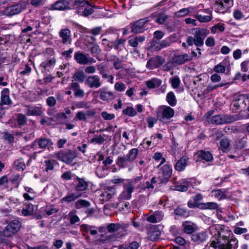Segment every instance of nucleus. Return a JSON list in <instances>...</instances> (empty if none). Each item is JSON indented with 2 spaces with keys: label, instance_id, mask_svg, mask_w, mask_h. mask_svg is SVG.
<instances>
[{
  "label": "nucleus",
  "instance_id": "ddd939ff",
  "mask_svg": "<svg viewBox=\"0 0 249 249\" xmlns=\"http://www.w3.org/2000/svg\"><path fill=\"white\" fill-rule=\"evenodd\" d=\"M148 21V19L146 18L141 19L134 23L132 25L131 31L134 33H139L143 32L146 27L145 24Z\"/></svg>",
  "mask_w": 249,
  "mask_h": 249
},
{
  "label": "nucleus",
  "instance_id": "79ce46f5",
  "mask_svg": "<svg viewBox=\"0 0 249 249\" xmlns=\"http://www.w3.org/2000/svg\"><path fill=\"white\" fill-rule=\"evenodd\" d=\"M166 101L171 106L174 107L176 106L177 100L173 92L170 91L167 94Z\"/></svg>",
  "mask_w": 249,
  "mask_h": 249
},
{
  "label": "nucleus",
  "instance_id": "5701e85b",
  "mask_svg": "<svg viewBox=\"0 0 249 249\" xmlns=\"http://www.w3.org/2000/svg\"><path fill=\"white\" fill-rule=\"evenodd\" d=\"M88 3L89 2L86 0H75L73 8L76 10L78 14L82 15L83 11Z\"/></svg>",
  "mask_w": 249,
  "mask_h": 249
},
{
  "label": "nucleus",
  "instance_id": "c756f323",
  "mask_svg": "<svg viewBox=\"0 0 249 249\" xmlns=\"http://www.w3.org/2000/svg\"><path fill=\"white\" fill-rule=\"evenodd\" d=\"M198 157L201 159L207 162H210L213 160V156L212 154L209 151L203 150L199 151L197 152Z\"/></svg>",
  "mask_w": 249,
  "mask_h": 249
},
{
  "label": "nucleus",
  "instance_id": "c9c22d12",
  "mask_svg": "<svg viewBox=\"0 0 249 249\" xmlns=\"http://www.w3.org/2000/svg\"><path fill=\"white\" fill-rule=\"evenodd\" d=\"M189 186L188 180L187 179H182L181 180L180 184L176 185L175 189L180 192H185L188 190Z\"/></svg>",
  "mask_w": 249,
  "mask_h": 249
},
{
  "label": "nucleus",
  "instance_id": "603ef678",
  "mask_svg": "<svg viewBox=\"0 0 249 249\" xmlns=\"http://www.w3.org/2000/svg\"><path fill=\"white\" fill-rule=\"evenodd\" d=\"M201 208L205 209L214 210L217 209L218 205L214 202H207L201 204Z\"/></svg>",
  "mask_w": 249,
  "mask_h": 249
},
{
  "label": "nucleus",
  "instance_id": "ea45409f",
  "mask_svg": "<svg viewBox=\"0 0 249 249\" xmlns=\"http://www.w3.org/2000/svg\"><path fill=\"white\" fill-rule=\"evenodd\" d=\"M160 234V231L158 229H151L148 233V238L151 240H156L159 238Z\"/></svg>",
  "mask_w": 249,
  "mask_h": 249
},
{
  "label": "nucleus",
  "instance_id": "e433bc0d",
  "mask_svg": "<svg viewBox=\"0 0 249 249\" xmlns=\"http://www.w3.org/2000/svg\"><path fill=\"white\" fill-rule=\"evenodd\" d=\"M161 84V81L158 78H154L146 82V86L149 89L159 87Z\"/></svg>",
  "mask_w": 249,
  "mask_h": 249
},
{
  "label": "nucleus",
  "instance_id": "dca6fc26",
  "mask_svg": "<svg viewBox=\"0 0 249 249\" xmlns=\"http://www.w3.org/2000/svg\"><path fill=\"white\" fill-rule=\"evenodd\" d=\"M56 60L53 57L42 62L40 65V68L43 73H47L52 70L55 64Z\"/></svg>",
  "mask_w": 249,
  "mask_h": 249
},
{
  "label": "nucleus",
  "instance_id": "864d4df0",
  "mask_svg": "<svg viewBox=\"0 0 249 249\" xmlns=\"http://www.w3.org/2000/svg\"><path fill=\"white\" fill-rule=\"evenodd\" d=\"M230 144V140L227 138H224L222 139L220 142V148L222 149V150L224 151L225 150H227Z\"/></svg>",
  "mask_w": 249,
  "mask_h": 249
},
{
  "label": "nucleus",
  "instance_id": "39448f33",
  "mask_svg": "<svg viewBox=\"0 0 249 249\" xmlns=\"http://www.w3.org/2000/svg\"><path fill=\"white\" fill-rule=\"evenodd\" d=\"M233 5V0H214V10L216 13L224 14L229 12Z\"/></svg>",
  "mask_w": 249,
  "mask_h": 249
},
{
  "label": "nucleus",
  "instance_id": "4c0bfd02",
  "mask_svg": "<svg viewBox=\"0 0 249 249\" xmlns=\"http://www.w3.org/2000/svg\"><path fill=\"white\" fill-rule=\"evenodd\" d=\"M145 39L144 36H137L133 38L130 39L128 41L129 44L133 47H137L139 43L142 42Z\"/></svg>",
  "mask_w": 249,
  "mask_h": 249
},
{
  "label": "nucleus",
  "instance_id": "a18cd8bd",
  "mask_svg": "<svg viewBox=\"0 0 249 249\" xmlns=\"http://www.w3.org/2000/svg\"><path fill=\"white\" fill-rule=\"evenodd\" d=\"M73 78L75 81L82 83L85 79V74L82 71H78L74 73L73 76Z\"/></svg>",
  "mask_w": 249,
  "mask_h": 249
},
{
  "label": "nucleus",
  "instance_id": "13d9d810",
  "mask_svg": "<svg viewBox=\"0 0 249 249\" xmlns=\"http://www.w3.org/2000/svg\"><path fill=\"white\" fill-rule=\"evenodd\" d=\"M121 226L119 224L111 223L107 226V231L110 232H113L118 231Z\"/></svg>",
  "mask_w": 249,
  "mask_h": 249
},
{
  "label": "nucleus",
  "instance_id": "58836bf2",
  "mask_svg": "<svg viewBox=\"0 0 249 249\" xmlns=\"http://www.w3.org/2000/svg\"><path fill=\"white\" fill-rule=\"evenodd\" d=\"M191 59V57L187 54L179 55L175 57V61L178 64L181 65Z\"/></svg>",
  "mask_w": 249,
  "mask_h": 249
},
{
  "label": "nucleus",
  "instance_id": "bf43d9fd",
  "mask_svg": "<svg viewBox=\"0 0 249 249\" xmlns=\"http://www.w3.org/2000/svg\"><path fill=\"white\" fill-rule=\"evenodd\" d=\"M15 165L17 169L23 170L25 167V164L22 159H19L15 162Z\"/></svg>",
  "mask_w": 249,
  "mask_h": 249
},
{
  "label": "nucleus",
  "instance_id": "473e14b6",
  "mask_svg": "<svg viewBox=\"0 0 249 249\" xmlns=\"http://www.w3.org/2000/svg\"><path fill=\"white\" fill-rule=\"evenodd\" d=\"M80 229L83 231L89 232L92 235H96L98 232L95 227L87 224H82L80 226Z\"/></svg>",
  "mask_w": 249,
  "mask_h": 249
},
{
  "label": "nucleus",
  "instance_id": "9d476101",
  "mask_svg": "<svg viewBox=\"0 0 249 249\" xmlns=\"http://www.w3.org/2000/svg\"><path fill=\"white\" fill-rule=\"evenodd\" d=\"M74 59L76 62L80 65H87L94 63L96 60L89 56L80 51L76 52L74 54Z\"/></svg>",
  "mask_w": 249,
  "mask_h": 249
},
{
  "label": "nucleus",
  "instance_id": "1a4fd4ad",
  "mask_svg": "<svg viewBox=\"0 0 249 249\" xmlns=\"http://www.w3.org/2000/svg\"><path fill=\"white\" fill-rule=\"evenodd\" d=\"M21 223L18 220H13L10 222L3 231V235L5 237H10L15 234L19 230Z\"/></svg>",
  "mask_w": 249,
  "mask_h": 249
},
{
  "label": "nucleus",
  "instance_id": "37998d69",
  "mask_svg": "<svg viewBox=\"0 0 249 249\" xmlns=\"http://www.w3.org/2000/svg\"><path fill=\"white\" fill-rule=\"evenodd\" d=\"M247 143V138L243 137L237 139L235 142V146L237 149H242L244 148Z\"/></svg>",
  "mask_w": 249,
  "mask_h": 249
},
{
  "label": "nucleus",
  "instance_id": "f704fd0d",
  "mask_svg": "<svg viewBox=\"0 0 249 249\" xmlns=\"http://www.w3.org/2000/svg\"><path fill=\"white\" fill-rule=\"evenodd\" d=\"M194 9L195 8L192 6L181 9L175 13V16L177 18L184 17L188 15L190 13L192 12Z\"/></svg>",
  "mask_w": 249,
  "mask_h": 249
},
{
  "label": "nucleus",
  "instance_id": "6e6d98bb",
  "mask_svg": "<svg viewBox=\"0 0 249 249\" xmlns=\"http://www.w3.org/2000/svg\"><path fill=\"white\" fill-rule=\"evenodd\" d=\"M124 114L129 116H134L136 115L137 112L134 108L128 107L124 109L123 111Z\"/></svg>",
  "mask_w": 249,
  "mask_h": 249
},
{
  "label": "nucleus",
  "instance_id": "0e129e2a",
  "mask_svg": "<svg viewBox=\"0 0 249 249\" xmlns=\"http://www.w3.org/2000/svg\"><path fill=\"white\" fill-rule=\"evenodd\" d=\"M173 42L172 39V37L170 36L166 39L163 40L160 42L161 44V47L162 48L168 47L171 45V44Z\"/></svg>",
  "mask_w": 249,
  "mask_h": 249
},
{
  "label": "nucleus",
  "instance_id": "423d86ee",
  "mask_svg": "<svg viewBox=\"0 0 249 249\" xmlns=\"http://www.w3.org/2000/svg\"><path fill=\"white\" fill-rule=\"evenodd\" d=\"M174 109L169 106H161L160 107L157 112V117L159 120L164 122L172 118L174 115Z\"/></svg>",
  "mask_w": 249,
  "mask_h": 249
},
{
  "label": "nucleus",
  "instance_id": "7c9ffc66",
  "mask_svg": "<svg viewBox=\"0 0 249 249\" xmlns=\"http://www.w3.org/2000/svg\"><path fill=\"white\" fill-rule=\"evenodd\" d=\"M25 111L26 114L29 116H39L42 113L41 108L39 107H28L26 109Z\"/></svg>",
  "mask_w": 249,
  "mask_h": 249
},
{
  "label": "nucleus",
  "instance_id": "4468645a",
  "mask_svg": "<svg viewBox=\"0 0 249 249\" xmlns=\"http://www.w3.org/2000/svg\"><path fill=\"white\" fill-rule=\"evenodd\" d=\"M86 84L90 88H98L102 85V83L98 75H93L87 78Z\"/></svg>",
  "mask_w": 249,
  "mask_h": 249
},
{
  "label": "nucleus",
  "instance_id": "a19ab883",
  "mask_svg": "<svg viewBox=\"0 0 249 249\" xmlns=\"http://www.w3.org/2000/svg\"><path fill=\"white\" fill-rule=\"evenodd\" d=\"M81 194L76 192L70 194L62 198L63 201L70 202L73 201L81 196Z\"/></svg>",
  "mask_w": 249,
  "mask_h": 249
},
{
  "label": "nucleus",
  "instance_id": "b1692460",
  "mask_svg": "<svg viewBox=\"0 0 249 249\" xmlns=\"http://www.w3.org/2000/svg\"><path fill=\"white\" fill-rule=\"evenodd\" d=\"M59 36L64 44H71V31L68 29H62L59 32Z\"/></svg>",
  "mask_w": 249,
  "mask_h": 249
},
{
  "label": "nucleus",
  "instance_id": "49530a36",
  "mask_svg": "<svg viewBox=\"0 0 249 249\" xmlns=\"http://www.w3.org/2000/svg\"><path fill=\"white\" fill-rule=\"evenodd\" d=\"M153 159L157 162L160 161V164L157 166L158 168H159L161 165L165 163L166 161L165 159L162 157V154L159 152H156L154 154L153 156Z\"/></svg>",
  "mask_w": 249,
  "mask_h": 249
},
{
  "label": "nucleus",
  "instance_id": "aec40b11",
  "mask_svg": "<svg viewBox=\"0 0 249 249\" xmlns=\"http://www.w3.org/2000/svg\"><path fill=\"white\" fill-rule=\"evenodd\" d=\"M17 211L20 213V214L27 216L32 215L34 212V206L31 204H24L21 210L17 209Z\"/></svg>",
  "mask_w": 249,
  "mask_h": 249
},
{
  "label": "nucleus",
  "instance_id": "f03ea898",
  "mask_svg": "<svg viewBox=\"0 0 249 249\" xmlns=\"http://www.w3.org/2000/svg\"><path fill=\"white\" fill-rule=\"evenodd\" d=\"M225 227L222 225H213L209 228V232L212 235L213 240H221L224 242L227 239L230 241L229 236L232 234L230 231L225 230Z\"/></svg>",
  "mask_w": 249,
  "mask_h": 249
},
{
  "label": "nucleus",
  "instance_id": "0eeeda50",
  "mask_svg": "<svg viewBox=\"0 0 249 249\" xmlns=\"http://www.w3.org/2000/svg\"><path fill=\"white\" fill-rule=\"evenodd\" d=\"M27 3L25 1L21 0L18 4L9 6L4 9V14L6 16H13L18 14L25 9Z\"/></svg>",
  "mask_w": 249,
  "mask_h": 249
},
{
  "label": "nucleus",
  "instance_id": "2eb2a0df",
  "mask_svg": "<svg viewBox=\"0 0 249 249\" xmlns=\"http://www.w3.org/2000/svg\"><path fill=\"white\" fill-rule=\"evenodd\" d=\"M76 157V153L72 151H70L67 153H62L59 155V159L69 164H72Z\"/></svg>",
  "mask_w": 249,
  "mask_h": 249
},
{
  "label": "nucleus",
  "instance_id": "69168bd1",
  "mask_svg": "<svg viewBox=\"0 0 249 249\" xmlns=\"http://www.w3.org/2000/svg\"><path fill=\"white\" fill-rule=\"evenodd\" d=\"M8 180L6 176H3L0 178V188H4L7 186Z\"/></svg>",
  "mask_w": 249,
  "mask_h": 249
},
{
  "label": "nucleus",
  "instance_id": "f3484780",
  "mask_svg": "<svg viewBox=\"0 0 249 249\" xmlns=\"http://www.w3.org/2000/svg\"><path fill=\"white\" fill-rule=\"evenodd\" d=\"M163 63V59L160 56H157L149 59L146 64V67L152 70L160 66Z\"/></svg>",
  "mask_w": 249,
  "mask_h": 249
},
{
  "label": "nucleus",
  "instance_id": "e2e57ef3",
  "mask_svg": "<svg viewBox=\"0 0 249 249\" xmlns=\"http://www.w3.org/2000/svg\"><path fill=\"white\" fill-rule=\"evenodd\" d=\"M170 82L171 85L174 89L177 88L180 83V80L179 77L177 76L171 78Z\"/></svg>",
  "mask_w": 249,
  "mask_h": 249
},
{
  "label": "nucleus",
  "instance_id": "7ed1b4c3",
  "mask_svg": "<svg viewBox=\"0 0 249 249\" xmlns=\"http://www.w3.org/2000/svg\"><path fill=\"white\" fill-rule=\"evenodd\" d=\"M238 247V240L235 238H232L230 241L227 239L223 242L221 240L215 241L212 240L209 246H207L203 249H236Z\"/></svg>",
  "mask_w": 249,
  "mask_h": 249
},
{
  "label": "nucleus",
  "instance_id": "393cba45",
  "mask_svg": "<svg viewBox=\"0 0 249 249\" xmlns=\"http://www.w3.org/2000/svg\"><path fill=\"white\" fill-rule=\"evenodd\" d=\"M76 180L75 189L77 192L85 191L88 188V183L84 178L77 177Z\"/></svg>",
  "mask_w": 249,
  "mask_h": 249
},
{
  "label": "nucleus",
  "instance_id": "6ab92c4d",
  "mask_svg": "<svg viewBox=\"0 0 249 249\" xmlns=\"http://www.w3.org/2000/svg\"><path fill=\"white\" fill-rule=\"evenodd\" d=\"M100 92V97L103 101H109L114 98V93L108 90L107 88H104L100 89L99 91Z\"/></svg>",
  "mask_w": 249,
  "mask_h": 249
},
{
  "label": "nucleus",
  "instance_id": "052dcab7",
  "mask_svg": "<svg viewBox=\"0 0 249 249\" xmlns=\"http://www.w3.org/2000/svg\"><path fill=\"white\" fill-rule=\"evenodd\" d=\"M93 12V9L92 8L91 6L88 3L85 9L83 11L81 15H83L85 16H88L90 14H91Z\"/></svg>",
  "mask_w": 249,
  "mask_h": 249
},
{
  "label": "nucleus",
  "instance_id": "774afa93",
  "mask_svg": "<svg viewBox=\"0 0 249 249\" xmlns=\"http://www.w3.org/2000/svg\"><path fill=\"white\" fill-rule=\"evenodd\" d=\"M125 88V85L121 82H117L114 85L115 89L120 92L124 90Z\"/></svg>",
  "mask_w": 249,
  "mask_h": 249
},
{
  "label": "nucleus",
  "instance_id": "20e7f679",
  "mask_svg": "<svg viewBox=\"0 0 249 249\" xmlns=\"http://www.w3.org/2000/svg\"><path fill=\"white\" fill-rule=\"evenodd\" d=\"M249 94L236 95L231 103V109L235 112L247 109Z\"/></svg>",
  "mask_w": 249,
  "mask_h": 249
},
{
  "label": "nucleus",
  "instance_id": "c03bdc74",
  "mask_svg": "<svg viewBox=\"0 0 249 249\" xmlns=\"http://www.w3.org/2000/svg\"><path fill=\"white\" fill-rule=\"evenodd\" d=\"M226 62L223 61L214 66L213 68V71L217 73H224L226 71Z\"/></svg>",
  "mask_w": 249,
  "mask_h": 249
},
{
  "label": "nucleus",
  "instance_id": "2f4dec72",
  "mask_svg": "<svg viewBox=\"0 0 249 249\" xmlns=\"http://www.w3.org/2000/svg\"><path fill=\"white\" fill-rule=\"evenodd\" d=\"M202 196L200 194H197L193 197L192 200H190L188 202V206L193 208L198 207L199 202L202 200Z\"/></svg>",
  "mask_w": 249,
  "mask_h": 249
},
{
  "label": "nucleus",
  "instance_id": "f257e3e1",
  "mask_svg": "<svg viewBox=\"0 0 249 249\" xmlns=\"http://www.w3.org/2000/svg\"><path fill=\"white\" fill-rule=\"evenodd\" d=\"M141 179L142 177L127 179L123 186V189L118 196V200L123 201L130 199L134 190L140 186Z\"/></svg>",
  "mask_w": 249,
  "mask_h": 249
},
{
  "label": "nucleus",
  "instance_id": "a211bd4d",
  "mask_svg": "<svg viewBox=\"0 0 249 249\" xmlns=\"http://www.w3.org/2000/svg\"><path fill=\"white\" fill-rule=\"evenodd\" d=\"M34 142L35 143H37L40 148L47 149L49 151L53 149L52 145L53 144V142L51 139L42 138L36 140Z\"/></svg>",
  "mask_w": 249,
  "mask_h": 249
},
{
  "label": "nucleus",
  "instance_id": "72a5a7b5",
  "mask_svg": "<svg viewBox=\"0 0 249 249\" xmlns=\"http://www.w3.org/2000/svg\"><path fill=\"white\" fill-rule=\"evenodd\" d=\"M184 231L187 234L192 233L196 229V225L189 221H185L182 224Z\"/></svg>",
  "mask_w": 249,
  "mask_h": 249
},
{
  "label": "nucleus",
  "instance_id": "de8ad7c7",
  "mask_svg": "<svg viewBox=\"0 0 249 249\" xmlns=\"http://www.w3.org/2000/svg\"><path fill=\"white\" fill-rule=\"evenodd\" d=\"M211 194L212 196H214L219 200L226 197L225 193L220 190H213Z\"/></svg>",
  "mask_w": 249,
  "mask_h": 249
},
{
  "label": "nucleus",
  "instance_id": "bb28decb",
  "mask_svg": "<svg viewBox=\"0 0 249 249\" xmlns=\"http://www.w3.org/2000/svg\"><path fill=\"white\" fill-rule=\"evenodd\" d=\"M164 214L161 211H157L147 218V220L152 223L160 222L163 218Z\"/></svg>",
  "mask_w": 249,
  "mask_h": 249
},
{
  "label": "nucleus",
  "instance_id": "cd10ccee",
  "mask_svg": "<svg viewBox=\"0 0 249 249\" xmlns=\"http://www.w3.org/2000/svg\"><path fill=\"white\" fill-rule=\"evenodd\" d=\"M116 193V189L113 186H107L104 189V192L101 196H106V199L108 200L114 196Z\"/></svg>",
  "mask_w": 249,
  "mask_h": 249
},
{
  "label": "nucleus",
  "instance_id": "4d7b16f0",
  "mask_svg": "<svg viewBox=\"0 0 249 249\" xmlns=\"http://www.w3.org/2000/svg\"><path fill=\"white\" fill-rule=\"evenodd\" d=\"M218 30L219 31L222 32L225 30V27L223 24H217L211 28V32L213 34H214L216 33L217 30Z\"/></svg>",
  "mask_w": 249,
  "mask_h": 249
},
{
  "label": "nucleus",
  "instance_id": "338daca9",
  "mask_svg": "<svg viewBox=\"0 0 249 249\" xmlns=\"http://www.w3.org/2000/svg\"><path fill=\"white\" fill-rule=\"evenodd\" d=\"M127 180V179L122 178H119L117 177H114L113 178H112L111 180V182L115 184H118L120 185L121 184H123V186L124 184V182Z\"/></svg>",
  "mask_w": 249,
  "mask_h": 249
},
{
  "label": "nucleus",
  "instance_id": "09e8293b",
  "mask_svg": "<svg viewBox=\"0 0 249 249\" xmlns=\"http://www.w3.org/2000/svg\"><path fill=\"white\" fill-rule=\"evenodd\" d=\"M89 205L90 203L89 201L83 199L77 200L75 204V207L77 209H81L84 207L86 208L89 206Z\"/></svg>",
  "mask_w": 249,
  "mask_h": 249
},
{
  "label": "nucleus",
  "instance_id": "3c124183",
  "mask_svg": "<svg viewBox=\"0 0 249 249\" xmlns=\"http://www.w3.org/2000/svg\"><path fill=\"white\" fill-rule=\"evenodd\" d=\"M75 211H71L69 214L68 216L71 224H74L76 222L79 221L80 219L78 216L75 214Z\"/></svg>",
  "mask_w": 249,
  "mask_h": 249
},
{
  "label": "nucleus",
  "instance_id": "f8f14e48",
  "mask_svg": "<svg viewBox=\"0 0 249 249\" xmlns=\"http://www.w3.org/2000/svg\"><path fill=\"white\" fill-rule=\"evenodd\" d=\"M208 31L206 29H196L194 37L196 42L195 45L198 47L202 46L204 44V39L208 35Z\"/></svg>",
  "mask_w": 249,
  "mask_h": 249
},
{
  "label": "nucleus",
  "instance_id": "680f3d73",
  "mask_svg": "<svg viewBox=\"0 0 249 249\" xmlns=\"http://www.w3.org/2000/svg\"><path fill=\"white\" fill-rule=\"evenodd\" d=\"M58 211V209L55 206H50L46 210V213L48 215H51L56 213Z\"/></svg>",
  "mask_w": 249,
  "mask_h": 249
},
{
  "label": "nucleus",
  "instance_id": "4be33fe9",
  "mask_svg": "<svg viewBox=\"0 0 249 249\" xmlns=\"http://www.w3.org/2000/svg\"><path fill=\"white\" fill-rule=\"evenodd\" d=\"M188 158L186 156L182 157L179 160H178L175 165V169L178 171H183L187 165L188 160Z\"/></svg>",
  "mask_w": 249,
  "mask_h": 249
},
{
  "label": "nucleus",
  "instance_id": "5fc2aeb1",
  "mask_svg": "<svg viewBox=\"0 0 249 249\" xmlns=\"http://www.w3.org/2000/svg\"><path fill=\"white\" fill-rule=\"evenodd\" d=\"M196 18L201 22H207L211 21L213 18L212 16H202L201 15H196Z\"/></svg>",
  "mask_w": 249,
  "mask_h": 249
},
{
  "label": "nucleus",
  "instance_id": "8fccbe9b",
  "mask_svg": "<svg viewBox=\"0 0 249 249\" xmlns=\"http://www.w3.org/2000/svg\"><path fill=\"white\" fill-rule=\"evenodd\" d=\"M138 153V150L137 148H133L130 150L129 153L128 154V157L127 158V160L132 161H133L137 157Z\"/></svg>",
  "mask_w": 249,
  "mask_h": 249
},
{
  "label": "nucleus",
  "instance_id": "6e6552de",
  "mask_svg": "<svg viewBox=\"0 0 249 249\" xmlns=\"http://www.w3.org/2000/svg\"><path fill=\"white\" fill-rule=\"evenodd\" d=\"M213 114V111L211 110L205 114V117L209 123L215 124H222L229 122L225 115L219 114L212 116Z\"/></svg>",
  "mask_w": 249,
  "mask_h": 249
},
{
  "label": "nucleus",
  "instance_id": "a878e982",
  "mask_svg": "<svg viewBox=\"0 0 249 249\" xmlns=\"http://www.w3.org/2000/svg\"><path fill=\"white\" fill-rule=\"evenodd\" d=\"M208 235L206 231L197 232L192 235V239L198 243L205 241L208 238Z\"/></svg>",
  "mask_w": 249,
  "mask_h": 249
},
{
  "label": "nucleus",
  "instance_id": "c85d7f7f",
  "mask_svg": "<svg viewBox=\"0 0 249 249\" xmlns=\"http://www.w3.org/2000/svg\"><path fill=\"white\" fill-rule=\"evenodd\" d=\"M10 90L7 88L4 89L1 92V100L3 104L10 105L12 103L10 97Z\"/></svg>",
  "mask_w": 249,
  "mask_h": 249
},
{
  "label": "nucleus",
  "instance_id": "412c9836",
  "mask_svg": "<svg viewBox=\"0 0 249 249\" xmlns=\"http://www.w3.org/2000/svg\"><path fill=\"white\" fill-rule=\"evenodd\" d=\"M69 3L66 0L58 1L51 5V9L65 10L70 8Z\"/></svg>",
  "mask_w": 249,
  "mask_h": 249
},
{
  "label": "nucleus",
  "instance_id": "9b49d317",
  "mask_svg": "<svg viewBox=\"0 0 249 249\" xmlns=\"http://www.w3.org/2000/svg\"><path fill=\"white\" fill-rule=\"evenodd\" d=\"M172 174V168L169 164H165L162 166L158 173L160 182H166Z\"/></svg>",
  "mask_w": 249,
  "mask_h": 249
}]
</instances>
